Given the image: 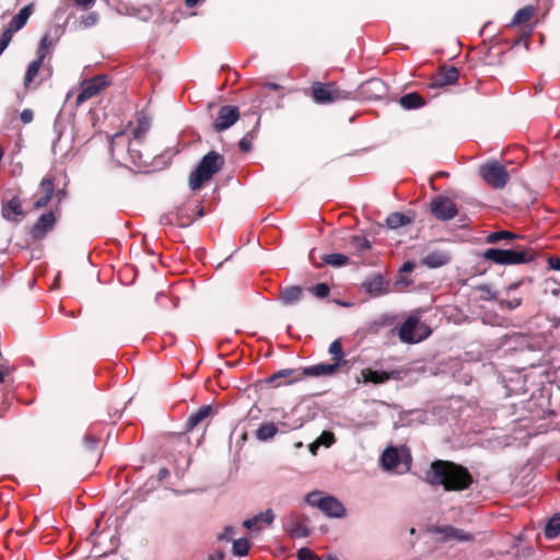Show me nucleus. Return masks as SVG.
<instances>
[{
  "label": "nucleus",
  "mask_w": 560,
  "mask_h": 560,
  "mask_svg": "<svg viewBox=\"0 0 560 560\" xmlns=\"http://www.w3.org/2000/svg\"><path fill=\"white\" fill-rule=\"evenodd\" d=\"M424 480L430 486H442L445 491H463L468 489L474 478L468 469L451 460L436 459L425 471Z\"/></svg>",
  "instance_id": "nucleus-1"
},
{
  "label": "nucleus",
  "mask_w": 560,
  "mask_h": 560,
  "mask_svg": "<svg viewBox=\"0 0 560 560\" xmlns=\"http://www.w3.org/2000/svg\"><path fill=\"white\" fill-rule=\"evenodd\" d=\"M110 154L112 158L124 166L135 165L139 166L142 162V154L139 145L131 139L128 131L116 132L110 140Z\"/></svg>",
  "instance_id": "nucleus-2"
},
{
  "label": "nucleus",
  "mask_w": 560,
  "mask_h": 560,
  "mask_svg": "<svg viewBox=\"0 0 560 560\" xmlns=\"http://www.w3.org/2000/svg\"><path fill=\"white\" fill-rule=\"evenodd\" d=\"M223 165L224 158L220 153L215 151L207 153L189 176L190 189H200L205 183L209 182L213 175L222 168Z\"/></svg>",
  "instance_id": "nucleus-3"
},
{
  "label": "nucleus",
  "mask_w": 560,
  "mask_h": 560,
  "mask_svg": "<svg viewBox=\"0 0 560 560\" xmlns=\"http://www.w3.org/2000/svg\"><path fill=\"white\" fill-rule=\"evenodd\" d=\"M535 254L532 249H500L488 248L483 258L497 265H518L532 261Z\"/></svg>",
  "instance_id": "nucleus-4"
},
{
  "label": "nucleus",
  "mask_w": 560,
  "mask_h": 560,
  "mask_svg": "<svg viewBox=\"0 0 560 560\" xmlns=\"http://www.w3.org/2000/svg\"><path fill=\"white\" fill-rule=\"evenodd\" d=\"M431 335V329L428 325L420 322L418 315H410L398 327V337L401 342L417 343L427 339Z\"/></svg>",
  "instance_id": "nucleus-5"
},
{
  "label": "nucleus",
  "mask_w": 560,
  "mask_h": 560,
  "mask_svg": "<svg viewBox=\"0 0 560 560\" xmlns=\"http://www.w3.org/2000/svg\"><path fill=\"white\" fill-rule=\"evenodd\" d=\"M311 89L313 98L317 104H329L352 98L351 92L341 90L334 83L315 82Z\"/></svg>",
  "instance_id": "nucleus-6"
},
{
  "label": "nucleus",
  "mask_w": 560,
  "mask_h": 560,
  "mask_svg": "<svg viewBox=\"0 0 560 560\" xmlns=\"http://www.w3.org/2000/svg\"><path fill=\"white\" fill-rule=\"evenodd\" d=\"M482 179L495 189L503 188L509 182L510 175L506 168L498 161H491L479 167Z\"/></svg>",
  "instance_id": "nucleus-7"
},
{
  "label": "nucleus",
  "mask_w": 560,
  "mask_h": 560,
  "mask_svg": "<svg viewBox=\"0 0 560 560\" xmlns=\"http://www.w3.org/2000/svg\"><path fill=\"white\" fill-rule=\"evenodd\" d=\"M535 11L536 9L534 5H525L524 8L516 11L512 21L506 25V27L522 26L524 28L520 38L515 42V45H520L522 42H524L526 48H528V38L533 32V26H530L528 22L534 18Z\"/></svg>",
  "instance_id": "nucleus-8"
},
{
  "label": "nucleus",
  "mask_w": 560,
  "mask_h": 560,
  "mask_svg": "<svg viewBox=\"0 0 560 560\" xmlns=\"http://www.w3.org/2000/svg\"><path fill=\"white\" fill-rule=\"evenodd\" d=\"M109 82L106 75H96L92 79L84 80L81 83V92L77 97V105L96 96L101 91L108 86Z\"/></svg>",
  "instance_id": "nucleus-9"
},
{
  "label": "nucleus",
  "mask_w": 560,
  "mask_h": 560,
  "mask_svg": "<svg viewBox=\"0 0 560 560\" xmlns=\"http://www.w3.org/2000/svg\"><path fill=\"white\" fill-rule=\"evenodd\" d=\"M430 210L436 219L442 221L452 220L458 213L454 201L444 196L434 198L430 203Z\"/></svg>",
  "instance_id": "nucleus-10"
},
{
  "label": "nucleus",
  "mask_w": 560,
  "mask_h": 560,
  "mask_svg": "<svg viewBox=\"0 0 560 560\" xmlns=\"http://www.w3.org/2000/svg\"><path fill=\"white\" fill-rule=\"evenodd\" d=\"M240 118V112L236 106L224 105L220 107L218 117L213 124L215 131L221 132L233 126Z\"/></svg>",
  "instance_id": "nucleus-11"
},
{
  "label": "nucleus",
  "mask_w": 560,
  "mask_h": 560,
  "mask_svg": "<svg viewBox=\"0 0 560 560\" xmlns=\"http://www.w3.org/2000/svg\"><path fill=\"white\" fill-rule=\"evenodd\" d=\"M340 366L338 363H319L312 366L305 368L302 372H300L296 376L289 380L288 382L281 383L279 382L278 385L282 384H290L292 382H295L298 380H301L303 376H322V375H332L337 372V370Z\"/></svg>",
  "instance_id": "nucleus-12"
},
{
  "label": "nucleus",
  "mask_w": 560,
  "mask_h": 560,
  "mask_svg": "<svg viewBox=\"0 0 560 560\" xmlns=\"http://www.w3.org/2000/svg\"><path fill=\"white\" fill-rule=\"evenodd\" d=\"M283 528L293 539L305 538L311 535V529L308 528L306 521L294 514L288 516Z\"/></svg>",
  "instance_id": "nucleus-13"
},
{
  "label": "nucleus",
  "mask_w": 560,
  "mask_h": 560,
  "mask_svg": "<svg viewBox=\"0 0 560 560\" xmlns=\"http://www.w3.org/2000/svg\"><path fill=\"white\" fill-rule=\"evenodd\" d=\"M318 509L329 517H342L346 515L343 504L331 495H325L318 500Z\"/></svg>",
  "instance_id": "nucleus-14"
},
{
  "label": "nucleus",
  "mask_w": 560,
  "mask_h": 560,
  "mask_svg": "<svg viewBox=\"0 0 560 560\" xmlns=\"http://www.w3.org/2000/svg\"><path fill=\"white\" fill-rule=\"evenodd\" d=\"M452 255L445 249H435L421 259V264L428 268L435 269L450 264Z\"/></svg>",
  "instance_id": "nucleus-15"
},
{
  "label": "nucleus",
  "mask_w": 560,
  "mask_h": 560,
  "mask_svg": "<svg viewBox=\"0 0 560 560\" xmlns=\"http://www.w3.org/2000/svg\"><path fill=\"white\" fill-rule=\"evenodd\" d=\"M33 13V5L28 4L23 7L18 14H15L9 23V26L3 31L4 34L9 33L12 38L13 34L20 31L26 24L27 20Z\"/></svg>",
  "instance_id": "nucleus-16"
},
{
  "label": "nucleus",
  "mask_w": 560,
  "mask_h": 560,
  "mask_svg": "<svg viewBox=\"0 0 560 560\" xmlns=\"http://www.w3.org/2000/svg\"><path fill=\"white\" fill-rule=\"evenodd\" d=\"M136 120H137V125L131 130V133H129V135H130L131 139L136 142V144H138L140 147L142 140L144 139L148 131L150 130L151 119L148 115L140 112V113H137Z\"/></svg>",
  "instance_id": "nucleus-17"
},
{
  "label": "nucleus",
  "mask_w": 560,
  "mask_h": 560,
  "mask_svg": "<svg viewBox=\"0 0 560 560\" xmlns=\"http://www.w3.org/2000/svg\"><path fill=\"white\" fill-rule=\"evenodd\" d=\"M304 295V289L300 285H290L280 290L279 301L285 306H292L299 303Z\"/></svg>",
  "instance_id": "nucleus-18"
},
{
  "label": "nucleus",
  "mask_w": 560,
  "mask_h": 560,
  "mask_svg": "<svg viewBox=\"0 0 560 560\" xmlns=\"http://www.w3.org/2000/svg\"><path fill=\"white\" fill-rule=\"evenodd\" d=\"M400 463L399 453L396 447H387L381 456V465L384 470L390 472H401L398 470Z\"/></svg>",
  "instance_id": "nucleus-19"
},
{
  "label": "nucleus",
  "mask_w": 560,
  "mask_h": 560,
  "mask_svg": "<svg viewBox=\"0 0 560 560\" xmlns=\"http://www.w3.org/2000/svg\"><path fill=\"white\" fill-rule=\"evenodd\" d=\"M2 217L9 221H15L16 217L24 215L22 202L19 197H13L8 201L2 202Z\"/></svg>",
  "instance_id": "nucleus-20"
},
{
  "label": "nucleus",
  "mask_w": 560,
  "mask_h": 560,
  "mask_svg": "<svg viewBox=\"0 0 560 560\" xmlns=\"http://www.w3.org/2000/svg\"><path fill=\"white\" fill-rule=\"evenodd\" d=\"M213 415L212 407L210 405L201 406L197 411L192 412L186 422V430L191 431L199 424L203 423Z\"/></svg>",
  "instance_id": "nucleus-21"
},
{
  "label": "nucleus",
  "mask_w": 560,
  "mask_h": 560,
  "mask_svg": "<svg viewBox=\"0 0 560 560\" xmlns=\"http://www.w3.org/2000/svg\"><path fill=\"white\" fill-rule=\"evenodd\" d=\"M362 288L373 296L382 295L385 290V282L381 275H375L374 277L365 280L362 283Z\"/></svg>",
  "instance_id": "nucleus-22"
},
{
  "label": "nucleus",
  "mask_w": 560,
  "mask_h": 560,
  "mask_svg": "<svg viewBox=\"0 0 560 560\" xmlns=\"http://www.w3.org/2000/svg\"><path fill=\"white\" fill-rule=\"evenodd\" d=\"M395 372L375 371L366 369L362 371V377L365 383L382 384L394 376Z\"/></svg>",
  "instance_id": "nucleus-23"
},
{
  "label": "nucleus",
  "mask_w": 560,
  "mask_h": 560,
  "mask_svg": "<svg viewBox=\"0 0 560 560\" xmlns=\"http://www.w3.org/2000/svg\"><path fill=\"white\" fill-rule=\"evenodd\" d=\"M348 247L352 253L361 255L371 248V243L365 236L352 235L348 240Z\"/></svg>",
  "instance_id": "nucleus-24"
},
{
  "label": "nucleus",
  "mask_w": 560,
  "mask_h": 560,
  "mask_svg": "<svg viewBox=\"0 0 560 560\" xmlns=\"http://www.w3.org/2000/svg\"><path fill=\"white\" fill-rule=\"evenodd\" d=\"M279 432V428L273 422L261 423L255 432V436L258 441L266 442L275 438Z\"/></svg>",
  "instance_id": "nucleus-25"
},
{
  "label": "nucleus",
  "mask_w": 560,
  "mask_h": 560,
  "mask_svg": "<svg viewBox=\"0 0 560 560\" xmlns=\"http://www.w3.org/2000/svg\"><path fill=\"white\" fill-rule=\"evenodd\" d=\"M55 221L56 219L52 212L43 213L34 225L35 235L44 234L51 230Z\"/></svg>",
  "instance_id": "nucleus-26"
},
{
  "label": "nucleus",
  "mask_w": 560,
  "mask_h": 560,
  "mask_svg": "<svg viewBox=\"0 0 560 560\" xmlns=\"http://www.w3.org/2000/svg\"><path fill=\"white\" fill-rule=\"evenodd\" d=\"M459 77V72L457 68L450 67V68H442L439 72L436 84L438 85H448L454 84Z\"/></svg>",
  "instance_id": "nucleus-27"
},
{
  "label": "nucleus",
  "mask_w": 560,
  "mask_h": 560,
  "mask_svg": "<svg viewBox=\"0 0 560 560\" xmlns=\"http://www.w3.org/2000/svg\"><path fill=\"white\" fill-rule=\"evenodd\" d=\"M160 222L161 224H164V225H178V226H188L191 222H192V219L187 217V218H184L179 210L176 212V213H165L161 217L160 219Z\"/></svg>",
  "instance_id": "nucleus-28"
},
{
  "label": "nucleus",
  "mask_w": 560,
  "mask_h": 560,
  "mask_svg": "<svg viewBox=\"0 0 560 560\" xmlns=\"http://www.w3.org/2000/svg\"><path fill=\"white\" fill-rule=\"evenodd\" d=\"M439 533L443 534L448 539H455L458 541H469L472 539V535L465 533L462 529H457L452 526H445L439 529Z\"/></svg>",
  "instance_id": "nucleus-29"
},
{
  "label": "nucleus",
  "mask_w": 560,
  "mask_h": 560,
  "mask_svg": "<svg viewBox=\"0 0 560 560\" xmlns=\"http://www.w3.org/2000/svg\"><path fill=\"white\" fill-rule=\"evenodd\" d=\"M399 104L405 109H415L421 107L424 104V100L417 93H408L400 97Z\"/></svg>",
  "instance_id": "nucleus-30"
},
{
  "label": "nucleus",
  "mask_w": 560,
  "mask_h": 560,
  "mask_svg": "<svg viewBox=\"0 0 560 560\" xmlns=\"http://www.w3.org/2000/svg\"><path fill=\"white\" fill-rule=\"evenodd\" d=\"M386 223L390 229H398L411 223V219L404 213L393 212L387 217Z\"/></svg>",
  "instance_id": "nucleus-31"
},
{
  "label": "nucleus",
  "mask_w": 560,
  "mask_h": 560,
  "mask_svg": "<svg viewBox=\"0 0 560 560\" xmlns=\"http://www.w3.org/2000/svg\"><path fill=\"white\" fill-rule=\"evenodd\" d=\"M560 534V514L553 515L545 527V536L549 539L557 537Z\"/></svg>",
  "instance_id": "nucleus-32"
},
{
  "label": "nucleus",
  "mask_w": 560,
  "mask_h": 560,
  "mask_svg": "<svg viewBox=\"0 0 560 560\" xmlns=\"http://www.w3.org/2000/svg\"><path fill=\"white\" fill-rule=\"evenodd\" d=\"M329 353L332 355L334 363H338L339 366L346 363L343 359L345 353L339 339H336L330 343Z\"/></svg>",
  "instance_id": "nucleus-33"
},
{
  "label": "nucleus",
  "mask_w": 560,
  "mask_h": 560,
  "mask_svg": "<svg viewBox=\"0 0 560 560\" xmlns=\"http://www.w3.org/2000/svg\"><path fill=\"white\" fill-rule=\"evenodd\" d=\"M517 237L518 235L515 233L509 231H498L488 234L486 237V243L495 244L503 240H516Z\"/></svg>",
  "instance_id": "nucleus-34"
},
{
  "label": "nucleus",
  "mask_w": 560,
  "mask_h": 560,
  "mask_svg": "<svg viewBox=\"0 0 560 560\" xmlns=\"http://www.w3.org/2000/svg\"><path fill=\"white\" fill-rule=\"evenodd\" d=\"M250 544L246 538H240L233 541L232 551L234 556L244 557L248 553Z\"/></svg>",
  "instance_id": "nucleus-35"
},
{
  "label": "nucleus",
  "mask_w": 560,
  "mask_h": 560,
  "mask_svg": "<svg viewBox=\"0 0 560 560\" xmlns=\"http://www.w3.org/2000/svg\"><path fill=\"white\" fill-rule=\"evenodd\" d=\"M324 261L327 265L334 266V267H341L345 266L349 258L343 254H328L324 256Z\"/></svg>",
  "instance_id": "nucleus-36"
},
{
  "label": "nucleus",
  "mask_w": 560,
  "mask_h": 560,
  "mask_svg": "<svg viewBox=\"0 0 560 560\" xmlns=\"http://www.w3.org/2000/svg\"><path fill=\"white\" fill-rule=\"evenodd\" d=\"M42 62L39 61H32L28 67H27V71H26V74H25V79H24V85L25 86H28L30 83L33 81V79L37 75L40 67H42Z\"/></svg>",
  "instance_id": "nucleus-37"
},
{
  "label": "nucleus",
  "mask_w": 560,
  "mask_h": 560,
  "mask_svg": "<svg viewBox=\"0 0 560 560\" xmlns=\"http://www.w3.org/2000/svg\"><path fill=\"white\" fill-rule=\"evenodd\" d=\"M480 292V299L483 301H497L498 293L491 289L488 284H480L476 288Z\"/></svg>",
  "instance_id": "nucleus-38"
},
{
  "label": "nucleus",
  "mask_w": 560,
  "mask_h": 560,
  "mask_svg": "<svg viewBox=\"0 0 560 560\" xmlns=\"http://www.w3.org/2000/svg\"><path fill=\"white\" fill-rule=\"evenodd\" d=\"M498 305L502 310H515L522 304L521 298H513V299H498L497 300Z\"/></svg>",
  "instance_id": "nucleus-39"
},
{
  "label": "nucleus",
  "mask_w": 560,
  "mask_h": 560,
  "mask_svg": "<svg viewBox=\"0 0 560 560\" xmlns=\"http://www.w3.org/2000/svg\"><path fill=\"white\" fill-rule=\"evenodd\" d=\"M256 523H265L271 525L275 521V513L271 509H267L265 512H260L254 516Z\"/></svg>",
  "instance_id": "nucleus-40"
},
{
  "label": "nucleus",
  "mask_w": 560,
  "mask_h": 560,
  "mask_svg": "<svg viewBox=\"0 0 560 560\" xmlns=\"http://www.w3.org/2000/svg\"><path fill=\"white\" fill-rule=\"evenodd\" d=\"M254 133L247 132L238 142V148L243 152H249L253 147Z\"/></svg>",
  "instance_id": "nucleus-41"
},
{
  "label": "nucleus",
  "mask_w": 560,
  "mask_h": 560,
  "mask_svg": "<svg viewBox=\"0 0 560 560\" xmlns=\"http://www.w3.org/2000/svg\"><path fill=\"white\" fill-rule=\"evenodd\" d=\"M311 292L317 298L324 299L329 295L330 289L326 283H317L316 285L311 288Z\"/></svg>",
  "instance_id": "nucleus-42"
},
{
  "label": "nucleus",
  "mask_w": 560,
  "mask_h": 560,
  "mask_svg": "<svg viewBox=\"0 0 560 560\" xmlns=\"http://www.w3.org/2000/svg\"><path fill=\"white\" fill-rule=\"evenodd\" d=\"M298 560H320V558L311 549L303 547L298 551Z\"/></svg>",
  "instance_id": "nucleus-43"
},
{
  "label": "nucleus",
  "mask_w": 560,
  "mask_h": 560,
  "mask_svg": "<svg viewBox=\"0 0 560 560\" xmlns=\"http://www.w3.org/2000/svg\"><path fill=\"white\" fill-rule=\"evenodd\" d=\"M362 88L364 90H372L375 92H383L384 91V84L380 79H372L370 81H366Z\"/></svg>",
  "instance_id": "nucleus-44"
},
{
  "label": "nucleus",
  "mask_w": 560,
  "mask_h": 560,
  "mask_svg": "<svg viewBox=\"0 0 560 560\" xmlns=\"http://www.w3.org/2000/svg\"><path fill=\"white\" fill-rule=\"evenodd\" d=\"M40 190L43 194L51 196L54 194V178L52 177H45L40 182Z\"/></svg>",
  "instance_id": "nucleus-45"
},
{
  "label": "nucleus",
  "mask_w": 560,
  "mask_h": 560,
  "mask_svg": "<svg viewBox=\"0 0 560 560\" xmlns=\"http://www.w3.org/2000/svg\"><path fill=\"white\" fill-rule=\"evenodd\" d=\"M316 441L319 443V445L329 447L335 442V436L334 433L324 431Z\"/></svg>",
  "instance_id": "nucleus-46"
},
{
  "label": "nucleus",
  "mask_w": 560,
  "mask_h": 560,
  "mask_svg": "<svg viewBox=\"0 0 560 560\" xmlns=\"http://www.w3.org/2000/svg\"><path fill=\"white\" fill-rule=\"evenodd\" d=\"M98 21V14L96 12H91L86 16L82 18L81 23L84 25V27H91L95 25Z\"/></svg>",
  "instance_id": "nucleus-47"
},
{
  "label": "nucleus",
  "mask_w": 560,
  "mask_h": 560,
  "mask_svg": "<svg viewBox=\"0 0 560 560\" xmlns=\"http://www.w3.org/2000/svg\"><path fill=\"white\" fill-rule=\"evenodd\" d=\"M323 498L322 497V492L319 491H313V492H310L306 498H305V502L311 505V506H316L318 508V500Z\"/></svg>",
  "instance_id": "nucleus-48"
},
{
  "label": "nucleus",
  "mask_w": 560,
  "mask_h": 560,
  "mask_svg": "<svg viewBox=\"0 0 560 560\" xmlns=\"http://www.w3.org/2000/svg\"><path fill=\"white\" fill-rule=\"evenodd\" d=\"M546 291L553 296L560 298V283H557L553 280H547Z\"/></svg>",
  "instance_id": "nucleus-49"
},
{
  "label": "nucleus",
  "mask_w": 560,
  "mask_h": 560,
  "mask_svg": "<svg viewBox=\"0 0 560 560\" xmlns=\"http://www.w3.org/2000/svg\"><path fill=\"white\" fill-rule=\"evenodd\" d=\"M57 42V38L52 37L49 32L45 33V35L42 37L39 44L42 46H46L47 49L50 50L55 46Z\"/></svg>",
  "instance_id": "nucleus-50"
},
{
  "label": "nucleus",
  "mask_w": 560,
  "mask_h": 560,
  "mask_svg": "<svg viewBox=\"0 0 560 560\" xmlns=\"http://www.w3.org/2000/svg\"><path fill=\"white\" fill-rule=\"evenodd\" d=\"M295 373H296L295 370H289V369L288 370H281V371L275 373L271 376L270 382H276L279 378H287V377H289V376H291V375H293Z\"/></svg>",
  "instance_id": "nucleus-51"
},
{
  "label": "nucleus",
  "mask_w": 560,
  "mask_h": 560,
  "mask_svg": "<svg viewBox=\"0 0 560 560\" xmlns=\"http://www.w3.org/2000/svg\"><path fill=\"white\" fill-rule=\"evenodd\" d=\"M277 425L279 428V432L287 433L291 430L300 428L302 424L299 421H295L293 424H288L285 422H279V424H277Z\"/></svg>",
  "instance_id": "nucleus-52"
},
{
  "label": "nucleus",
  "mask_w": 560,
  "mask_h": 560,
  "mask_svg": "<svg viewBox=\"0 0 560 560\" xmlns=\"http://www.w3.org/2000/svg\"><path fill=\"white\" fill-rule=\"evenodd\" d=\"M235 529L233 526H226L221 534L218 535L219 540H230L234 535Z\"/></svg>",
  "instance_id": "nucleus-53"
},
{
  "label": "nucleus",
  "mask_w": 560,
  "mask_h": 560,
  "mask_svg": "<svg viewBox=\"0 0 560 560\" xmlns=\"http://www.w3.org/2000/svg\"><path fill=\"white\" fill-rule=\"evenodd\" d=\"M51 200V196H48V195H45L43 194V196L40 198H38L35 202H34V207L36 209H40V208H44L48 205V202Z\"/></svg>",
  "instance_id": "nucleus-54"
},
{
  "label": "nucleus",
  "mask_w": 560,
  "mask_h": 560,
  "mask_svg": "<svg viewBox=\"0 0 560 560\" xmlns=\"http://www.w3.org/2000/svg\"><path fill=\"white\" fill-rule=\"evenodd\" d=\"M98 443V439L93 435H85L84 444L88 450H94Z\"/></svg>",
  "instance_id": "nucleus-55"
},
{
  "label": "nucleus",
  "mask_w": 560,
  "mask_h": 560,
  "mask_svg": "<svg viewBox=\"0 0 560 560\" xmlns=\"http://www.w3.org/2000/svg\"><path fill=\"white\" fill-rule=\"evenodd\" d=\"M20 118L24 124H30L34 118L33 110L28 108L23 109L20 115Z\"/></svg>",
  "instance_id": "nucleus-56"
},
{
  "label": "nucleus",
  "mask_w": 560,
  "mask_h": 560,
  "mask_svg": "<svg viewBox=\"0 0 560 560\" xmlns=\"http://www.w3.org/2000/svg\"><path fill=\"white\" fill-rule=\"evenodd\" d=\"M12 38L9 37V33L0 36V55L5 50V48L9 46Z\"/></svg>",
  "instance_id": "nucleus-57"
},
{
  "label": "nucleus",
  "mask_w": 560,
  "mask_h": 560,
  "mask_svg": "<svg viewBox=\"0 0 560 560\" xmlns=\"http://www.w3.org/2000/svg\"><path fill=\"white\" fill-rule=\"evenodd\" d=\"M49 52V49L46 48V46L38 45L37 49V59L36 61H39L43 63L44 59L46 58L47 54Z\"/></svg>",
  "instance_id": "nucleus-58"
},
{
  "label": "nucleus",
  "mask_w": 560,
  "mask_h": 560,
  "mask_svg": "<svg viewBox=\"0 0 560 560\" xmlns=\"http://www.w3.org/2000/svg\"><path fill=\"white\" fill-rule=\"evenodd\" d=\"M96 0H73L74 4L86 10L94 5Z\"/></svg>",
  "instance_id": "nucleus-59"
},
{
  "label": "nucleus",
  "mask_w": 560,
  "mask_h": 560,
  "mask_svg": "<svg viewBox=\"0 0 560 560\" xmlns=\"http://www.w3.org/2000/svg\"><path fill=\"white\" fill-rule=\"evenodd\" d=\"M12 370L13 369L10 368L9 365H1L0 366V383L3 382L5 376L11 374Z\"/></svg>",
  "instance_id": "nucleus-60"
},
{
  "label": "nucleus",
  "mask_w": 560,
  "mask_h": 560,
  "mask_svg": "<svg viewBox=\"0 0 560 560\" xmlns=\"http://www.w3.org/2000/svg\"><path fill=\"white\" fill-rule=\"evenodd\" d=\"M416 268V264L413 261H406L401 268H400V272H411L413 269Z\"/></svg>",
  "instance_id": "nucleus-61"
},
{
  "label": "nucleus",
  "mask_w": 560,
  "mask_h": 560,
  "mask_svg": "<svg viewBox=\"0 0 560 560\" xmlns=\"http://www.w3.org/2000/svg\"><path fill=\"white\" fill-rule=\"evenodd\" d=\"M258 523H256V520H254V517L252 518H248V520H245L243 522V526L246 528V529H254V528H257Z\"/></svg>",
  "instance_id": "nucleus-62"
},
{
  "label": "nucleus",
  "mask_w": 560,
  "mask_h": 560,
  "mask_svg": "<svg viewBox=\"0 0 560 560\" xmlns=\"http://www.w3.org/2000/svg\"><path fill=\"white\" fill-rule=\"evenodd\" d=\"M225 558V555L223 551L221 550H218L215 551L214 553H211L209 557H208V560H224Z\"/></svg>",
  "instance_id": "nucleus-63"
},
{
  "label": "nucleus",
  "mask_w": 560,
  "mask_h": 560,
  "mask_svg": "<svg viewBox=\"0 0 560 560\" xmlns=\"http://www.w3.org/2000/svg\"><path fill=\"white\" fill-rule=\"evenodd\" d=\"M549 266L555 270H560V258L551 257L548 260Z\"/></svg>",
  "instance_id": "nucleus-64"
}]
</instances>
